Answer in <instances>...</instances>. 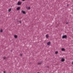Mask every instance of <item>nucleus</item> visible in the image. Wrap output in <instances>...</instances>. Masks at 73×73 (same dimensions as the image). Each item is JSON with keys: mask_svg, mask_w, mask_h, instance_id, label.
<instances>
[{"mask_svg": "<svg viewBox=\"0 0 73 73\" xmlns=\"http://www.w3.org/2000/svg\"><path fill=\"white\" fill-rule=\"evenodd\" d=\"M21 12H22L23 14H26V12L25 11H22Z\"/></svg>", "mask_w": 73, "mask_h": 73, "instance_id": "7ed1b4c3", "label": "nucleus"}, {"mask_svg": "<svg viewBox=\"0 0 73 73\" xmlns=\"http://www.w3.org/2000/svg\"><path fill=\"white\" fill-rule=\"evenodd\" d=\"M62 38H67V36L66 35H63L62 37Z\"/></svg>", "mask_w": 73, "mask_h": 73, "instance_id": "f257e3e1", "label": "nucleus"}, {"mask_svg": "<svg viewBox=\"0 0 73 73\" xmlns=\"http://www.w3.org/2000/svg\"><path fill=\"white\" fill-rule=\"evenodd\" d=\"M20 9V7H19L17 8V11H19Z\"/></svg>", "mask_w": 73, "mask_h": 73, "instance_id": "20e7f679", "label": "nucleus"}, {"mask_svg": "<svg viewBox=\"0 0 73 73\" xmlns=\"http://www.w3.org/2000/svg\"><path fill=\"white\" fill-rule=\"evenodd\" d=\"M3 29H1V31H0V32H3Z\"/></svg>", "mask_w": 73, "mask_h": 73, "instance_id": "ddd939ff", "label": "nucleus"}, {"mask_svg": "<svg viewBox=\"0 0 73 73\" xmlns=\"http://www.w3.org/2000/svg\"><path fill=\"white\" fill-rule=\"evenodd\" d=\"M20 55H21V56H22V54H20Z\"/></svg>", "mask_w": 73, "mask_h": 73, "instance_id": "6ab92c4d", "label": "nucleus"}, {"mask_svg": "<svg viewBox=\"0 0 73 73\" xmlns=\"http://www.w3.org/2000/svg\"><path fill=\"white\" fill-rule=\"evenodd\" d=\"M21 2L20 1L18 2L17 3V4L18 5H21Z\"/></svg>", "mask_w": 73, "mask_h": 73, "instance_id": "f03ea898", "label": "nucleus"}, {"mask_svg": "<svg viewBox=\"0 0 73 73\" xmlns=\"http://www.w3.org/2000/svg\"><path fill=\"white\" fill-rule=\"evenodd\" d=\"M11 9H9V12H11Z\"/></svg>", "mask_w": 73, "mask_h": 73, "instance_id": "f8f14e48", "label": "nucleus"}, {"mask_svg": "<svg viewBox=\"0 0 73 73\" xmlns=\"http://www.w3.org/2000/svg\"><path fill=\"white\" fill-rule=\"evenodd\" d=\"M68 24V23H66V24Z\"/></svg>", "mask_w": 73, "mask_h": 73, "instance_id": "a211bd4d", "label": "nucleus"}, {"mask_svg": "<svg viewBox=\"0 0 73 73\" xmlns=\"http://www.w3.org/2000/svg\"><path fill=\"white\" fill-rule=\"evenodd\" d=\"M25 0H22V1H25Z\"/></svg>", "mask_w": 73, "mask_h": 73, "instance_id": "f3484780", "label": "nucleus"}, {"mask_svg": "<svg viewBox=\"0 0 73 73\" xmlns=\"http://www.w3.org/2000/svg\"><path fill=\"white\" fill-rule=\"evenodd\" d=\"M37 64L38 65H40V64H41V62H38Z\"/></svg>", "mask_w": 73, "mask_h": 73, "instance_id": "9b49d317", "label": "nucleus"}, {"mask_svg": "<svg viewBox=\"0 0 73 73\" xmlns=\"http://www.w3.org/2000/svg\"><path fill=\"white\" fill-rule=\"evenodd\" d=\"M46 38H48L49 37V35H48V34H47L46 35Z\"/></svg>", "mask_w": 73, "mask_h": 73, "instance_id": "0eeeda50", "label": "nucleus"}, {"mask_svg": "<svg viewBox=\"0 0 73 73\" xmlns=\"http://www.w3.org/2000/svg\"><path fill=\"white\" fill-rule=\"evenodd\" d=\"M64 61H65V59H64V58H62V59L61 61H62V62H63Z\"/></svg>", "mask_w": 73, "mask_h": 73, "instance_id": "6e6552de", "label": "nucleus"}, {"mask_svg": "<svg viewBox=\"0 0 73 73\" xmlns=\"http://www.w3.org/2000/svg\"><path fill=\"white\" fill-rule=\"evenodd\" d=\"M58 53V51H56L55 52V54H57Z\"/></svg>", "mask_w": 73, "mask_h": 73, "instance_id": "4468645a", "label": "nucleus"}, {"mask_svg": "<svg viewBox=\"0 0 73 73\" xmlns=\"http://www.w3.org/2000/svg\"><path fill=\"white\" fill-rule=\"evenodd\" d=\"M68 6V5H67Z\"/></svg>", "mask_w": 73, "mask_h": 73, "instance_id": "412c9836", "label": "nucleus"}, {"mask_svg": "<svg viewBox=\"0 0 73 73\" xmlns=\"http://www.w3.org/2000/svg\"><path fill=\"white\" fill-rule=\"evenodd\" d=\"M47 45H48V46L50 45V42H47Z\"/></svg>", "mask_w": 73, "mask_h": 73, "instance_id": "39448f33", "label": "nucleus"}, {"mask_svg": "<svg viewBox=\"0 0 73 73\" xmlns=\"http://www.w3.org/2000/svg\"><path fill=\"white\" fill-rule=\"evenodd\" d=\"M26 8L27 9H28V10L30 9H31V8L30 7H26Z\"/></svg>", "mask_w": 73, "mask_h": 73, "instance_id": "423d86ee", "label": "nucleus"}, {"mask_svg": "<svg viewBox=\"0 0 73 73\" xmlns=\"http://www.w3.org/2000/svg\"><path fill=\"white\" fill-rule=\"evenodd\" d=\"M4 73H5V72H4Z\"/></svg>", "mask_w": 73, "mask_h": 73, "instance_id": "aec40b11", "label": "nucleus"}, {"mask_svg": "<svg viewBox=\"0 0 73 73\" xmlns=\"http://www.w3.org/2000/svg\"><path fill=\"white\" fill-rule=\"evenodd\" d=\"M61 50H62V51H65V49H64V48H62L61 49Z\"/></svg>", "mask_w": 73, "mask_h": 73, "instance_id": "1a4fd4ad", "label": "nucleus"}, {"mask_svg": "<svg viewBox=\"0 0 73 73\" xmlns=\"http://www.w3.org/2000/svg\"><path fill=\"white\" fill-rule=\"evenodd\" d=\"M14 37L15 38H17V35H15L14 36Z\"/></svg>", "mask_w": 73, "mask_h": 73, "instance_id": "9d476101", "label": "nucleus"}, {"mask_svg": "<svg viewBox=\"0 0 73 73\" xmlns=\"http://www.w3.org/2000/svg\"><path fill=\"white\" fill-rule=\"evenodd\" d=\"M5 58H6L5 57H4V59H5Z\"/></svg>", "mask_w": 73, "mask_h": 73, "instance_id": "dca6fc26", "label": "nucleus"}, {"mask_svg": "<svg viewBox=\"0 0 73 73\" xmlns=\"http://www.w3.org/2000/svg\"><path fill=\"white\" fill-rule=\"evenodd\" d=\"M19 23H21V21H19Z\"/></svg>", "mask_w": 73, "mask_h": 73, "instance_id": "2eb2a0df", "label": "nucleus"}]
</instances>
